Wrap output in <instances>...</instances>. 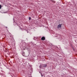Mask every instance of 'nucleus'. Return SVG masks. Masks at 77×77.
<instances>
[{"label": "nucleus", "mask_w": 77, "mask_h": 77, "mask_svg": "<svg viewBox=\"0 0 77 77\" xmlns=\"http://www.w3.org/2000/svg\"><path fill=\"white\" fill-rule=\"evenodd\" d=\"M45 37H43L41 39L42 40H45Z\"/></svg>", "instance_id": "obj_2"}, {"label": "nucleus", "mask_w": 77, "mask_h": 77, "mask_svg": "<svg viewBox=\"0 0 77 77\" xmlns=\"http://www.w3.org/2000/svg\"><path fill=\"white\" fill-rule=\"evenodd\" d=\"M39 67H40V68H41V67H40V66H39Z\"/></svg>", "instance_id": "obj_7"}, {"label": "nucleus", "mask_w": 77, "mask_h": 77, "mask_svg": "<svg viewBox=\"0 0 77 77\" xmlns=\"http://www.w3.org/2000/svg\"><path fill=\"white\" fill-rule=\"evenodd\" d=\"M43 66H44V67H45L47 66V65H46V64H44L43 65Z\"/></svg>", "instance_id": "obj_3"}, {"label": "nucleus", "mask_w": 77, "mask_h": 77, "mask_svg": "<svg viewBox=\"0 0 77 77\" xmlns=\"http://www.w3.org/2000/svg\"><path fill=\"white\" fill-rule=\"evenodd\" d=\"M2 8V5H0V9Z\"/></svg>", "instance_id": "obj_4"}, {"label": "nucleus", "mask_w": 77, "mask_h": 77, "mask_svg": "<svg viewBox=\"0 0 77 77\" xmlns=\"http://www.w3.org/2000/svg\"><path fill=\"white\" fill-rule=\"evenodd\" d=\"M62 27V25L61 24H60L57 26V29H60Z\"/></svg>", "instance_id": "obj_1"}, {"label": "nucleus", "mask_w": 77, "mask_h": 77, "mask_svg": "<svg viewBox=\"0 0 77 77\" xmlns=\"http://www.w3.org/2000/svg\"><path fill=\"white\" fill-rule=\"evenodd\" d=\"M42 77L43 76V75H42V73H41Z\"/></svg>", "instance_id": "obj_6"}, {"label": "nucleus", "mask_w": 77, "mask_h": 77, "mask_svg": "<svg viewBox=\"0 0 77 77\" xmlns=\"http://www.w3.org/2000/svg\"><path fill=\"white\" fill-rule=\"evenodd\" d=\"M31 17H29V20H31Z\"/></svg>", "instance_id": "obj_5"}]
</instances>
